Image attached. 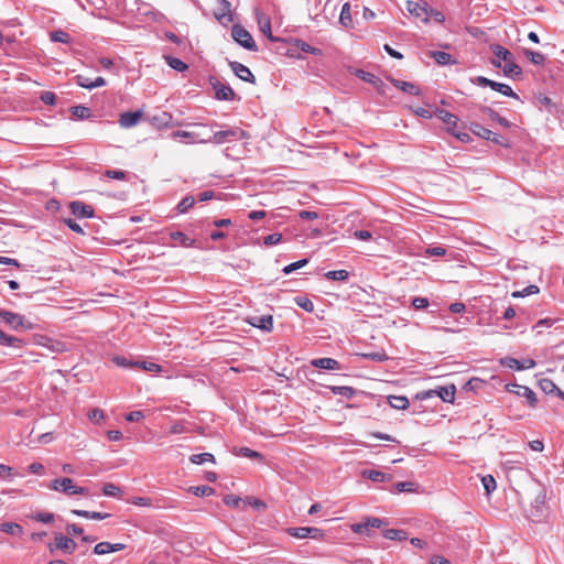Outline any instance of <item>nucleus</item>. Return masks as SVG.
Instances as JSON below:
<instances>
[{"label":"nucleus","mask_w":564,"mask_h":564,"mask_svg":"<svg viewBox=\"0 0 564 564\" xmlns=\"http://www.w3.org/2000/svg\"><path fill=\"white\" fill-rule=\"evenodd\" d=\"M481 482L487 495H490L497 487L496 479L491 475L484 476Z\"/></svg>","instance_id":"nucleus-53"},{"label":"nucleus","mask_w":564,"mask_h":564,"mask_svg":"<svg viewBox=\"0 0 564 564\" xmlns=\"http://www.w3.org/2000/svg\"><path fill=\"white\" fill-rule=\"evenodd\" d=\"M248 323L265 332H271L273 328V317L271 315L252 316L248 319Z\"/></svg>","instance_id":"nucleus-21"},{"label":"nucleus","mask_w":564,"mask_h":564,"mask_svg":"<svg viewBox=\"0 0 564 564\" xmlns=\"http://www.w3.org/2000/svg\"><path fill=\"white\" fill-rule=\"evenodd\" d=\"M133 365L135 368L142 369L144 371L160 372L162 370L160 365L150 361H134Z\"/></svg>","instance_id":"nucleus-44"},{"label":"nucleus","mask_w":564,"mask_h":564,"mask_svg":"<svg viewBox=\"0 0 564 564\" xmlns=\"http://www.w3.org/2000/svg\"><path fill=\"white\" fill-rule=\"evenodd\" d=\"M456 388L454 384H449L446 387H440L437 390H429L423 391L417 394V398L421 400H425L427 398H432L434 395L441 398L444 402L453 403L455 399Z\"/></svg>","instance_id":"nucleus-5"},{"label":"nucleus","mask_w":564,"mask_h":564,"mask_svg":"<svg viewBox=\"0 0 564 564\" xmlns=\"http://www.w3.org/2000/svg\"><path fill=\"white\" fill-rule=\"evenodd\" d=\"M295 303L303 310H305L306 312H313L314 310V304L311 300H308L307 297H304V296H297L295 299Z\"/></svg>","instance_id":"nucleus-57"},{"label":"nucleus","mask_w":564,"mask_h":564,"mask_svg":"<svg viewBox=\"0 0 564 564\" xmlns=\"http://www.w3.org/2000/svg\"><path fill=\"white\" fill-rule=\"evenodd\" d=\"M390 82L394 87H397L398 89H400L406 94L414 95V96L421 95V89L413 83L404 82V80H400V79H395V78H390Z\"/></svg>","instance_id":"nucleus-25"},{"label":"nucleus","mask_w":564,"mask_h":564,"mask_svg":"<svg viewBox=\"0 0 564 564\" xmlns=\"http://www.w3.org/2000/svg\"><path fill=\"white\" fill-rule=\"evenodd\" d=\"M254 14H256V20H257V22L259 24V28H260L261 32L270 41H273V42L278 41V39L272 35L270 18L267 14H264L263 12H261L259 9H257L254 11Z\"/></svg>","instance_id":"nucleus-15"},{"label":"nucleus","mask_w":564,"mask_h":564,"mask_svg":"<svg viewBox=\"0 0 564 564\" xmlns=\"http://www.w3.org/2000/svg\"><path fill=\"white\" fill-rule=\"evenodd\" d=\"M243 505H249L257 510H261L267 507V505L261 499L254 497H247V499L243 501Z\"/></svg>","instance_id":"nucleus-59"},{"label":"nucleus","mask_w":564,"mask_h":564,"mask_svg":"<svg viewBox=\"0 0 564 564\" xmlns=\"http://www.w3.org/2000/svg\"><path fill=\"white\" fill-rule=\"evenodd\" d=\"M30 518L34 521L47 524L54 521L55 516L52 512H36L32 513Z\"/></svg>","instance_id":"nucleus-46"},{"label":"nucleus","mask_w":564,"mask_h":564,"mask_svg":"<svg viewBox=\"0 0 564 564\" xmlns=\"http://www.w3.org/2000/svg\"><path fill=\"white\" fill-rule=\"evenodd\" d=\"M170 236L172 240L177 241L181 246L186 248L194 247L196 242L195 239L188 237L182 231H173Z\"/></svg>","instance_id":"nucleus-31"},{"label":"nucleus","mask_w":564,"mask_h":564,"mask_svg":"<svg viewBox=\"0 0 564 564\" xmlns=\"http://www.w3.org/2000/svg\"><path fill=\"white\" fill-rule=\"evenodd\" d=\"M209 84L213 86L215 90V97L218 100L229 101L235 99L236 94L234 89L230 86L223 84L218 78L210 76Z\"/></svg>","instance_id":"nucleus-7"},{"label":"nucleus","mask_w":564,"mask_h":564,"mask_svg":"<svg viewBox=\"0 0 564 564\" xmlns=\"http://www.w3.org/2000/svg\"><path fill=\"white\" fill-rule=\"evenodd\" d=\"M113 362L119 366V367H123V368H135V366L133 365L134 361H131L129 359H127L126 357H121V356H116L113 357Z\"/></svg>","instance_id":"nucleus-61"},{"label":"nucleus","mask_w":564,"mask_h":564,"mask_svg":"<svg viewBox=\"0 0 564 564\" xmlns=\"http://www.w3.org/2000/svg\"><path fill=\"white\" fill-rule=\"evenodd\" d=\"M361 475H362V477L370 479L375 482H384V481H390L392 479L391 475H388L380 470H375V469L362 470Z\"/></svg>","instance_id":"nucleus-27"},{"label":"nucleus","mask_w":564,"mask_h":564,"mask_svg":"<svg viewBox=\"0 0 564 564\" xmlns=\"http://www.w3.org/2000/svg\"><path fill=\"white\" fill-rule=\"evenodd\" d=\"M491 51L496 57L502 59V72L506 76L516 78L522 74V68L514 62L513 54L506 47L495 44L491 46Z\"/></svg>","instance_id":"nucleus-1"},{"label":"nucleus","mask_w":564,"mask_h":564,"mask_svg":"<svg viewBox=\"0 0 564 564\" xmlns=\"http://www.w3.org/2000/svg\"><path fill=\"white\" fill-rule=\"evenodd\" d=\"M389 404L393 409L404 410L409 406V400L403 395H390Z\"/></svg>","instance_id":"nucleus-39"},{"label":"nucleus","mask_w":564,"mask_h":564,"mask_svg":"<svg viewBox=\"0 0 564 564\" xmlns=\"http://www.w3.org/2000/svg\"><path fill=\"white\" fill-rule=\"evenodd\" d=\"M72 214L78 218H93L94 208L83 202L75 200L69 204Z\"/></svg>","instance_id":"nucleus-14"},{"label":"nucleus","mask_w":564,"mask_h":564,"mask_svg":"<svg viewBox=\"0 0 564 564\" xmlns=\"http://www.w3.org/2000/svg\"><path fill=\"white\" fill-rule=\"evenodd\" d=\"M523 55L534 65H544L545 56L540 52H534L530 48L522 50Z\"/></svg>","instance_id":"nucleus-33"},{"label":"nucleus","mask_w":564,"mask_h":564,"mask_svg":"<svg viewBox=\"0 0 564 564\" xmlns=\"http://www.w3.org/2000/svg\"><path fill=\"white\" fill-rule=\"evenodd\" d=\"M282 240V235L279 232L271 234L264 238V245L270 247L279 243Z\"/></svg>","instance_id":"nucleus-62"},{"label":"nucleus","mask_w":564,"mask_h":564,"mask_svg":"<svg viewBox=\"0 0 564 564\" xmlns=\"http://www.w3.org/2000/svg\"><path fill=\"white\" fill-rule=\"evenodd\" d=\"M25 345V341L19 337L8 335L2 329H0V346L12 347L15 349H20Z\"/></svg>","instance_id":"nucleus-26"},{"label":"nucleus","mask_w":564,"mask_h":564,"mask_svg":"<svg viewBox=\"0 0 564 564\" xmlns=\"http://www.w3.org/2000/svg\"><path fill=\"white\" fill-rule=\"evenodd\" d=\"M491 89H494L507 97H511V98H516V99L519 98V96L507 84H502V83H498V82L494 80L492 85H491Z\"/></svg>","instance_id":"nucleus-37"},{"label":"nucleus","mask_w":564,"mask_h":564,"mask_svg":"<svg viewBox=\"0 0 564 564\" xmlns=\"http://www.w3.org/2000/svg\"><path fill=\"white\" fill-rule=\"evenodd\" d=\"M328 389L334 393L341 395L346 399H351L356 394V390L348 386H329Z\"/></svg>","instance_id":"nucleus-32"},{"label":"nucleus","mask_w":564,"mask_h":564,"mask_svg":"<svg viewBox=\"0 0 564 564\" xmlns=\"http://www.w3.org/2000/svg\"><path fill=\"white\" fill-rule=\"evenodd\" d=\"M229 66L234 74L241 80L256 84V77L247 66L239 62H229Z\"/></svg>","instance_id":"nucleus-13"},{"label":"nucleus","mask_w":564,"mask_h":564,"mask_svg":"<svg viewBox=\"0 0 564 564\" xmlns=\"http://www.w3.org/2000/svg\"><path fill=\"white\" fill-rule=\"evenodd\" d=\"M70 112L77 119H89L93 116L91 109L86 106H74Z\"/></svg>","instance_id":"nucleus-38"},{"label":"nucleus","mask_w":564,"mask_h":564,"mask_svg":"<svg viewBox=\"0 0 564 564\" xmlns=\"http://www.w3.org/2000/svg\"><path fill=\"white\" fill-rule=\"evenodd\" d=\"M142 115V110L123 112L120 115L119 123L122 128H132L139 123Z\"/></svg>","instance_id":"nucleus-18"},{"label":"nucleus","mask_w":564,"mask_h":564,"mask_svg":"<svg viewBox=\"0 0 564 564\" xmlns=\"http://www.w3.org/2000/svg\"><path fill=\"white\" fill-rule=\"evenodd\" d=\"M339 22L345 28H351L352 26V19L350 13V4L348 2L344 3L341 7L340 15H339Z\"/></svg>","instance_id":"nucleus-36"},{"label":"nucleus","mask_w":564,"mask_h":564,"mask_svg":"<svg viewBox=\"0 0 564 564\" xmlns=\"http://www.w3.org/2000/svg\"><path fill=\"white\" fill-rule=\"evenodd\" d=\"M64 224L73 231L77 232V234H80V235H84V230L83 228L80 227L79 224H77L74 219L72 218H64Z\"/></svg>","instance_id":"nucleus-63"},{"label":"nucleus","mask_w":564,"mask_h":564,"mask_svg":"<svg viewBox=\"0 0 564 564\" xmlns=\"http://www.w3.org/2000/svg\"><path fill=\"white\" fill-rule=\"evenodd\" d=\"M239 454L243 457L259 459L260 462L264 460V457L261 453L253 451L249 447H240Z\"/></svg>","instance_id":"nucleus-52"},{"label":"nucleus","mask_w":564,"mask_h":564,"mask_svg":"<svg viewBox=\"0 0 564 564\" xmlns=\"http://www.w3.org/2000/svg\"><path fill=\"white\" fill-rule=\"evenodd\" d=\"M0 530L11 535H22L24 532L23 528L15 522H3L0 524Z\"/></svg>","instance_id":"nucleus-35"},{"label":"nucleus","mask_w":564,"mask_h":564,"mask_svg":"<svg viewBox=\"0 0 564 564\" xmlns=\"http://www.w3.org/2000/svg\"><path fill=\"white\" fill-rule=\"evenodd\" d=\"M435 115H436L437 118H440L447 126V130L451 133H452V131L455 130V128L458 124V117L453 115V113H451L447 110L437 109L435 111Z\"/></svg>","instance_id":"nucleus-22"},{"label":"nucleus","mask_w":564,"mask_h":564,"mask_svg":"<svg viewBox=\"0 0 564 564\" xmlns=\"http://www.w3.org/2000/svg\"><path fill=\"white\" fill-rule=\"evenodd\" d=\"M539 386L547 394L554 393L558 390L557 386L547 378L541 379Z\"/></svg>","instance_id":"nucleus-50"},{"label":"nucleus","mask_w":564,"mask_h":564,"mask_svg":"<svg viewBox=\"0 0 564 564\" xmlns=\"http://www.w3.org/2000/svg\"><path fill=\"white\" fill-rule=\"evenodd\" d=\"M51 40L53 42L67 44L70 42V35L63 30H57L51 33Z\"/></svg>","instance_id":"nucleus-49"},{"label":"nucleus","mask_w":564,"mask_h":564,"mask_svg":"<svg viewBox=\"0 0 564 564\" xmlns=\"http://www.w3.org/2000/svg\"><path fill=\"white\" fill-rule=\"evenodd\" d=\"M191 463L202 465L207 462H214L215 457L210 453L194 454L189 457Z\"/></svg>","instance_id":"nucleus-45"},{"label":"nucleus","mask_w":564,"mask_h":564,"mask_svg":"<svg viewBox=\"0 0 564 564\" xmlns=\"http://www.w3.org/2000/svg\"><path fill=\"white\" fill-rule=\"evenodd\" d=\"M311 365L315 368L324 369V370H341L343 367L334 358L323 357L311 360Z\"/></svg>","instance_id":"nucleus-19"},{"label":"nucleus","mask_w":564,"mask_h":564,"mask_svg":"<svg viewBox=\"0 0 564 564\" xmlns=\"http://www.w3.org/2000/svg\"><path fill=\"white\" fill-rule=\"evenodd\" d=\"M247 137H248V134L245 130L235 127V128H229L227 130H220V131L214 132L207 139H208V142H214L216 144H223L226 142H230L232 140H241Z\"/></svg>","instance_id":"nucleus-3"},{"label":"nucleus","mask_w":564,"mask_h":564,"mask_svg":"<svg viewBox=\"0 0 564 564\" xmlns=\"http://www.w3.org/2000/svg\"><path fill=\"white\" fill-rule=\"evenodd\" d=\"M481 111L484 113H486L491 120L496 121L497 123H499L500 126L505 127V128H509L510 127V122L501 117L497 111H495L494 109L489 108V107H482L481 108Z\"/></svg>","instance_id":"nucleus-34"},{"label":"nucleus","mask_w":564,"mask_h":564,"mask_svg":"<svg viewBox=\"0 0 564 564\" xmlns=\"http://www.w3.org/2000/svg\"><path fill=\"white\" fill-rule=\"evenodd\" d=\"M231 36L243 48L249 50L251 52L258 51V45L256 44L254 40L252 39V35L242 25L235 24L231 29Z\"/></svg>","instance_id":"nucleus-4"},{"label":"nucleus","mask_w":564,"mask_h":564,"mask_svg":"<svg viewBox=\"0 0 564 564\" xmlns=\"http://www.w3.org/2000/svg\"><path fill=\"white\" fill-rule=\"evenodd\" d=\"M500 364L513 370H525L535 367V361L531 358L519 360L513 357H505L500 360Z\"/></svg>","instance_id":"nucleus-10"},{"label":"nucleus","mask_w":564,"mask_h":564,"mask_svg":"<svg viewBox=\"0 0 564 564\" xmlns=\"http://www.w3.org/2000/svg\"><path fill=\"white\" fill-rule=\"evenodd\" d=\"M102 492H104V495L109 496V497H117L121 492V489H120V487L116 486L115 484L108 482V484L104 485Z\"/></svg>","instance_id":"nucleus-55"},{"label":"nucleus","mask_w":564,"mask_h":564,"mask_svg":"<svg viewBox=\"0 0 564 564\" xmlns=\"http://www.w3.org/2000/svg\"><path fill=\"white\" fill-rule=\"evenodd\" d=\"M325 278L332 281H346L349 278L347 270H333L325 273Z\"/></svg>","instance_id":"nucleus-41"},{"label":"nucleus","mask_w":564,"mask_h":564,"mask_svg":"<svg viewBox=\"0 0 564 564\" xmlns=\"http://www.w3.org/2000/svg\"><path fill=\"white\" fill-rule=\"evenodd\" d=\"M397 492H414L416 491V484L413 481H400L394 485Z\"/></svg>","instance_id":"nucleus-48"},{"label":"nucleus","mask_w":564,"mask_h":564,"mask_svg":"<svg viewBox=\"0 0 564 564\" xmlns=\"http://www.w3.org/2000/svg\"><path fill=\"white\" fill-rule=\"evenodd\" d=\"M354 74L364 82L371 84L380 94H386L384 83L375 74L366 72L364 69H355Z\"/></svg>","instance_id":"nucleus-12"},{"label":"nucleus","mask_w":564,"mask_h":564,"mask_svg":"<svg viewBox=\"0 0 564 564\" xmlns=\"http://www.w3.org/2000/svg\"><path fill=\"white\" fill-rule=\"evenodd\" d=\"M48 488L52 490H55V491H61L68 496H73L74 495L73 491L75 489V484L72 478L62 477V478H56V479L52 480Z\"/></svg>","instance_id":"nucleus-11"},{"label":"nucleus","mask_w":564,"mask_h":564,"mask_svg":"<svg viewBox=\"0 0 564 564\" xmlns=\"http://www.w3.org/2000/svg\"><path fill=\"white\" fill-rule=\"evenodd\" d=\"M72 513L77 517H83V518L91 519V520H104V519H107L110 517L109 513H102V512H97V511H86V510H79V509L72 510Z\"/></svg>","instance_id":"nucleus-30"},{"label":"nucleus","mask_w":564,"mask_h":564,"mask_svg":"<svg viewBox=\"0 0 564 564\" xmlns=\"http://www.w3.org/2000/svg\"><path fill=\"white\" fill-rule=\"evenodd\" d=\"M151 123L158 128L174 127L178 123L173 122V116L170 112L162 111L151 118Z\"/></svg>","instance_id":"nucleus-24"},{"label":"nucleus","mask_w":564,"mask_h":564,"mask_svg":"<svg viewBox=\"0 0 564 564\" xmlns=\"http://www.w3.org/2000/svg\"><path fill=\"white\" fill-rule=\"evenodd\" d=\"M0 321L14 330H29L33 328V324L30 321L11 311H0Z\"/></svg>","instance_id":"nucleus-2"},{"label":"nucleus","mask_w":564,"mask_h":564,"mask_svg":"<svg viewBox=\"0 0 564 564\" xmlns=\"http://www.w3.org/2000/svg\"><path fill=\"white\" fill-rule=\"evenodd\" d=\"M109 547H110V542H100L95 545L94 553L97 555H105V554L111 553Z\"/></svg>","instance_id":"nucleus-60"},{"label":"nucleus","mask_w":564,"mask_h":564,"mask_svg":"<svg viewBox=\"0 0 564 564\" xmlns=\"http://www.w3.org/2000/svg\"><path fill=\"white\" fill-rule=\"evenodd\" d=\"M188 491L195 495L196 497L212 496L215 492V490L212 487L205 485L192 486L189 487Z\"/></svg>","instance_id":"nucleus-43"},{"label":"nucleus","mask_w":564,"mask_h":564,"mask_svg":"<svg viewBox=\"0 0 564 564\" xmlns=\"http://www.w3.org/2000/svg\"><path fill=\"white\" fill-rule=\"evenodd\" d=\"M406 10L415 18L421 19L423 22L430 21L429 4L426 2L406 1Z\"/></svg>","instance_id":"nucleus-9"},{"label":"nucleus","mask_w":564,"mask_h":564,"mask_svg":"<svg viewBox=\"0 0 564 564\" xmlns=\"http://www.w3.org/2000/svg\"><path fill=\"white\" fill-rule=\"evenodd\" d=\"M223 501L226 506L237 509L243 505L242 499L236 495H226Z\"/></svg>","instance_id":"nucleus-51"},{"label":"nucleus","mask_w":564,"mask_h":564,"mask_svg":"<svg viewBox=\"0 0 564 564\" xmlns=\"http://www.w3.org/2000/svg\"><path fill=\"white\" fill-rule=\"evenodd\" d=\"M383 535L386 539L394 541H403L406 539V532L399 529H388L384 531Z\"/></svg>","instance_id":"nucleus-42"},{"label":"nucleus","mask_w":564,"mask_h":564,"mask_svg":"<svg viewBox=\"0 0 564 564\" xmlns=\"http://www.w3.org/2000/svg\"><path fill=\"white\" fill-rule=\"evenodd\" d=\"M308 262L307 259H302V260H299L296 262H293L286 267H284L283 269V273L284 274H290L292 273L293 271L297 270V269H301L303 268L306 263Z\"/></svg>","instance_id":"nucleus-58"},{"label":"nucleus","mask_w":564,"mask_h":564,"mask_svg":"<svg viewBox=\"0 0 564 564\" xmlns=\"http://www.w3.org/2000/svg\"><path fill=\"white\" fill-rule=\"evenodd\" d=\"M288 533L291 536L297 538V539H314V540H322L324 538V531L318 528L314 527H300V528H289Z\"/></svg>","instance_id":"nucleus-6"},{"label":"nucleus","mask_w":564,"mask_h":564,"mask_svg":"<svg viewBox=\"0 0 564 564\" xmlns=\"http://www.w3.org/2000/svg\"><path fill=\"white\" fill-rule=\"evenodd\" d=\"M470 130L475 134H477L478 137H480L485 140L492 141L494 143L502 145V147H508L507 142L505 141V139L501 135L492 132L491 130L482 127L479 123H473Z\"/></svg>","instance_id":"nucleus-8"},{"label":"nucleus","mask_w":564,"mask_h":564,"mask_svg":"<svg viewBox=\"0 0 564 564\" xmlns=\"http://www.w3.org/2000/svg\"><path fill=\"white\" fill-rule=\"evenodd\" d=\"M431 57H433L438 65H453L457 63L451 54L443 51L431 52Z\"/></svg>","instance_id":"nucleus-29"},{"label":"nucleus","mask_w":564,"mask_h":564,"mask_svg":"<svg viewBox=\"0 0 564 564\" xmlns=\"http://www.w3.org/2000/svg\"><path fill=\"white\" fill-rule=\"evenodd\" d=\"M74 80L75 83L79 86V87H83V88H86V89H94V85H93V82L90 78L82 75V74H78L74 77Z\"/></svg>","instance_id":"nucleus-54"},{"label":"nucleus","mask_w":564,"mask_h":564,"mask_svg":"<svg viewBox=\"0 0 564 564\" xmlns=\"http://www.w3.org/2000/svg\"><path fill=\"white\" fill-rule=\"evenodd\" d=\"M382 520L379 518H369L364 523H357L352 527L354 531L357 533H364L368 531L369 528H380L382 525Z\"/></svg>","instance_id":"nucleus-28"},{"label":"nucleus","mask_w":564,"mask_h":564,"mask_svg":"<svg viewBox=\"0 0 564 564\" xmlns=\"http://www.w3.org/2000/svg\"><path fill=\"white\" fill-rule=\"evenodd\" d=\"M172 139H186L187 143H208V139L200 138L199 132L177 130L171 133Z\"/></svg>","instance_id":"nucleus-17"},{"label":"nucleus","mask_w":564,"mask_h":564,"mask_svg":"<svg viewBox=\"0 0 564 564\" xmlns=\"http://www.w3.org/2000/svg\"><path fill=\"white\" fill-rule=\"evenodd\" d=\"M412 305L415 310H424L429 306V300L426 297H414L412 300Z\"/></svg>","instance_id":"nucleus-64"},{"label":"nucleus","mask_w":564,"mask_h":564,"mask_svg":"<svg viewBox=\"0 0 564 564\" xmlns=\"http://www.w3.org/2000/svg\"><path fill=\"white\" fill-rule=\"evenodd\" d=\"M166 63L170 67L177 72H184L188 68L187 64L184 63L182 59L169 56L166 57Z\"/></svg>","instance_id":"nucleus-47"},{"label":"nucleus","mask_w":564,"mask_h":564,"mask_svg":"<svg viewBox=\"0 0 564 564\" xmlns=\"http://www.w3.org/2000/svg\"><path fill=\"white\" fill-rule=\"evenodd\" d=\"M76 542L63 534L55 535V547L63 551L66 554H72L76 550Z\"/></svg>","instance_id":"nucleus-20"},{"label":"nucleus","mask_w":564,"mask_h":564,"mask_svg":"<svg viewBox=\"0 0 564 564\" xmlns=\"http://www.w3.org/2000/svg\"><path fill=\"white\" fill-rule=\"evenodd\" d=\"M220 9L214 13L217 21L223 25H227L232 22L234 17L231 13V3L228 0H220Z\"/></svg>","instance_id":"nucleus-16"},{"label":"nucleus","mask_w":564,"mask_h":564,"mask_svg":"<svg viewBox=\"0 0 564 564\" xmlns=\"http://www.w3.org/2000/svg\"><path fill=\"white\" fill-rule=\"evenodd\" d=\"M539 288L536 285H528L527 288H524L522 291H516L512 293V296L513 297H522V296H527V295H532V294H536L539 293Z\"/></svg>","instance_id":"nucleus-56"},{"label":"nucleus","mask_w":564,"mask_h":564,"mask_svg":"<svg viewBox=\"0 0 564 564\" xmlns=\"http://www.w3.org/2000/svg\"><path fill=\"white\" fill-rule=\"evenodd\" d=\"M195 197L192 195L185 196L176 206L178 214H185L192 208L195 204Z\"/></svg>","instance_id":"nucleus-40"},{"label":"nucleus","mask_w":564,"mask_h":564,"mask_svg":"<svg viewBox=\"0 0 564 564\" xmlns=\"http://www.w3.org/2000/svg\"><path fill=\"white\" fill-rule=\"evenodd\" d=\"M511 387L512 388H509L508 391L514 392L518 395L524 397L531 406L535 405L536 395L533 390H531L530 388H528L525 386H519V384H512Z\"/></svg>","instance_id":"nucleus-23"}]
</instances>
